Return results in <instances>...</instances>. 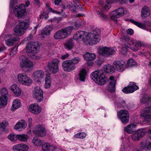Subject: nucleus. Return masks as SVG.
I'll return each instance as SVG.
<instances>
[{
    "instance_id": "e2e57ef3",
    "label": "nucleus",
    "mask_w": 151,
    "mask_h": 151,
    "mask_svg": "<svg viewBox=\"0 0 151 151\" xmlns=\"http://www.w3.org/2000/svg\"><path fill=\"white\" fill-rule=\"evenodd\" d=\"M21 144H18L14 145L13 147V150L17 151H20Z\"/></svg>"
},
{
    "instance_id": "6e6d98bb",
    "label": "nucleus",
    "mask_w": 151,
    "mask_h": 151,
    "mask_svg": "<svg viewBox=\"0 0 151 151\" xmlns=\"http://www.w3.org/2000/svg\"><path fill=\"white\" fill-rule=\"evenodd\" d=\"M29 148L28 146L24 144H21L20 151H27Z\"/></svg>"
},
{
    "instance_id": "8fccbe9b",
    "label": "nucleus",
    "mask_w": 151,
    "mask_h": 151,
    "mask_svg": "<svg viewBox=\"0 0 151 151\" xmlns=\"http://www.w3.org/2000/svg\"><path fill=\"white\" fill-rule=\"evenodd\" d=\"M131 21L132 23L140 28L142 29L145 28V25L144 24L140 23L134 20H131Z\"/></svg>"
},
{
    "instance_id": "2eb2a0df",
    "label": "nucleus",
    "mask_w": 151,
    "mask_h": 151,
    "mask_svg": "<svg viewBox=\"0 0 151 151\" xmlns=\"http://www.w3.org/2000/svg\"><path fill=\"white\" fill-rule=\"evenodd\" d=\"M25 12L24 5L21 4L20 6H16L14 9V14L15 16L20 18L23 16Z\"/></svg>"
},
{
    "instance_id": "423d86ee",
    "label": "nucleus",
    "mask_w": 151,
    "mask_h": 151,
    "mask_svg": "<svg viewBox=\"0 0 151 151\" xmlns=\"http://www.w3.org/2000/svg\"><path fill=\"white\" fill-rule=\"evenodd\" d=\"M88 37L87 44L89 45L96 44L100 40V36L96 32L89 33Z\"/></svg>"
},
{
    "instance_id": "5fc2aeb1",
    "label": "nucleus",
    "mask_w": 151,
    "mask_h": 151,
    "mask_svg": "<svg viewBox=\"0 0 151 151\" xmlns=\"http://www.w3.org/2000/svg\"><path fill=\"white\" fill-rule=\"evenodd\" d=\"M136 64L135 62L132 59H129L127 61V65L129 67H130Z\"/></svg>"
},
{
    "instance_id": "ddd939ff",
    "label": "nucleus",
    "mask_w": 151,
    "mask_h": 151,
    "mask_svg": "<svg viewBox=\"0 0 151 151\" xmlns=\"http://www.w3.org/2000/svg\"><path fill=\"white\" fill-rule=\"evenodd\" d=\"M124 11L123 8H119L113 11L111 13V18L114 21L117 20L116 18L122 16L124 14Z\"/></svg>"
},
{
    "instance_id": "c03bdc74",
    "label": "nucleus",
    "mask_w": 151,
    "mask_h": 151,
    "mask_svg": "<svg viewBox=\"0 0 151 151\" xmlns=\"http://www.w3.org/2000/svg\"><path fill=\"white\" fill-rule=\"evenodd\" d=\"M16 137L19 140L23 142L26 141L28 138L27 135L24 134L17 135Z\"/></svg>"
},
{
    "instance_id": "f8f14e48",
    "label": "nucleus",
    "mask_w": 151,
    "mask_h": 151,
    "mask_svg": "<svg viewBox=\"0 0 151 151\" xmlns=\"http://www.w3.org/2000/svg\"><path fill=\"white\" fill-rule=\"evenodd\" d=\"M118 117L122 123H127L129 121V116L128 112L125 110H120L117 112Z\"/></svg>"
},
{
    "instance_id": "37998d69",
    "label": "nucleus",
    "mask_w": 151,
    "mask_h": 151,
    "mask_svg": "<svg viewBox=\"0 0 151 151\" xmlns=\"http://www.w3.org/2000/svg\"><path fill=\"white\" fill-rule=\"evenodd\" d=\"M32 142L34 145L37 146H40L43 144L42 141L37 137L33 138Z\"/></svg>"
},
{
    "instance_id": "cd10ccee",
    "label": "nucleus",
    "mask_w": 151,
    "mask_h": 151,
    "mask_svg": "<svg viewBox=\"0 0 151 151\" xmlns=\"http://www.w3.org/2000/svg\"><path fill=\"white\" fill-rule=\"evenodd\" d=\"M27 127V123L25 121L21 120L17 123L14 126V129L18 131H21Z\"/></svg>"
},
{
    "instance_id": "ea45409f",
    "label": "nucleus",
    "mask_w": 151,
    "mask_h": 151,
    "mask_svg": "<svg viewBox=\"0 0 151 151\" xmlns=\"http://www.w3.org/2000/svg\"><path fill=\"white\" fill-rule=\"evenodd\" d=\"M87 72L84 69H82L79 73V79L82 81H84L86 78Z\"/></svg>"
},
{
    "instance_id": "f704fd0d",
    "label": "nucleus",
    "mask_w": 151,
    "mask_h": 151,
    "mask_svg": "<svg viewBox=\"0 0 151 151\" xmlns=\"http://www.w3.org/2000/svg\"><path fill=\"white\" fill-rule=\"evenodd\" d=\"M136 125L134 124H131L126 126L125 130L128 133L132 134L135 131Z\"/></svg>"
},
{
    "instance_id": "9d476101",
    "label": "nucleus",
    "mask_w": 151,
    "mask_h": 151,
    "mask_svg": "<svg viewBox=\"0 0 151 151\" xmlns=\"http://www.w3.org/2000/svg\"><path fill=\"white\" fill-rule=\"evenodd\" d=\"M143 121L151 124V108H145L140 114Z\"/></svg>"
},
{
    "instance_id": "473e14b6",
    "label": "nucleus",
    "mask_w": 151,
    "mask_h": 151,
    "mask_svg": "<svg viewBox=\"0 0 151 151\" xmlns=\"http://www.w3.org/2000/svg\"><path fill=\"white\" fill-rule=\"evenodd\" d=\"M64 46L65 49L68 50L72 49L74 46L73 40L72 39H70L64 43Z\"/></svg>"
},
{
    "instance_id": "9b49d317",
    "label": "nucleus",
    "mask_w": 151,
    "mask_h": 151,
    "mask_svg": "<svg viewBox=\"0 0 151 151\" xmlns=\"http://www.w3.org/2000/svg\"><path fill=\"white\" fill-rule=\"evenodd\" d=\"M33 96L37 102H40L43 99V92L39 87L35 88L33 93Z\"/></svg>"
},
{
    "instance_id": "72a5a7b5",
    "label": "nucleus",
    "mask_w": 151,
    "mask_h": 151,
    "mask_svg": "<svg viewBox=\"0 0 151 151\" xmlns=\"http://www.w3.org/2000/svg\"><path fill=\"white\" fill-rule=\"evenodd\" d=\"M83 57L87 61H92L95 59L96 55L94 53L87 52L83 55Z\"/></svg>"
},
{
    "instance_id": "393cba45",
    "label": "nucleus",
    "mask_w": 151,
    "mask_h": 151,
    "mask_svg": "<svg viewBox=\"0 0 151 151\" xmlns=\"http://www.w3.org/2000/svg\"><path fill=\"white\" fill-rule=\"evenodd\" d=\"M128 0H107L104 9L106 10L109 9L111 7V4L112 3L119 2L121 4L126 3Z\"/></svg>"
},
{
    "instance_id": "bf43d9fd",
    "label": "nucleus",
    "mask_w": 151,
    "mask_h": 151,
    "mask_svg": "<svg viewBox=\"0 0 151 151\" xmlns=\"http://www.w3.org/2000/svg\"><path fill=\"white\" fill-rule=\"evenodd\" d=\"M18 47L17 46H15L11 50L10 52V55L12 56H13L17 53V50Z\"/></svg>"
},
{
    "instance_id": "a18cd8bd",
    "label": "nucleus",
    "mask_w": 151,
    "mask_h": 151,
    "mask_svg": "<svg viewBox=\"0 0 151 151\" xmlns=\"http://www.w3.org/2000/svg\"><path fill=\"white\" fill-rule=\"evenodd\" d=\"M142 102L147 104L149 106L147 108H151V98L148 96L144 97L142 99Z\"/></svg>"
},
{
    "instance_id": "4c0bfd02",
    "label": "nucleus",
    "mask_w": 151,
    "mask_h": 151,
    "mask_svg": "<svg viewBox=\"0 0 151 151\" xmlns=\"http://www.w3.org/2000/svg\"><path fill=\"white\" fill-rule=\"evenodd\" d=\"M141 15L143 18H145L149 16L150 14L149 8L146 6H145L141 10Z\"/></svg>"
},
{
    "instance_id": "f257e3e1",
    "label": "nucleus",
    "mask_w": 151,
    "mask_h": 151,
    "mask_svg": "<svg viewBox=\"0 0 151 151\" xmlns=\"http://www.w3.org/2000/svg\"><path fill=\"white\" fill-rule=\"evenodd\" d=\"M91 78L96 83L100 85H104L108 80L101 70L96 71L91 73Z\"/></svg>"
},
{
    "instance_id": "69168bd1",
    "label": "nucleus",
    "mask_w": 151,
    "mask_h": 151,
    "mask_svg": "<svg viewBox=\"0 0 151 151\" xmlns=\"http://www.w3.org/2000/svg\"><path fill=\"white\" fill-rule=\"evenodd\" d=\"M127 48L123 47L121 49V53L122 54L126 55L127 51Z\"/></svg>"
},
{
    "instance_id": "0eeeda50",
    "label": "nucleus",
    "mask_w": 151,
    "mask_h": 151,
    "mask_svg": "<svg viewBox=\"0 0 151 151\" xmlns=\"http://www.w3.org/2000/svg\"><path fill=\"white\" fill-rule=\"evenodd\" d=\"M39 46L38 43L35 42H31L29 43L26 47V51L27 54H33L39 51Z\"/></svg>"
},
{
    "instance_id": "c756f323",
    "label": "nucleus",
    "mask_w": 151,
    "mask_h": 151,
    "mask_svg": "<svg viewBox=\"0 0 151 151\" xmlns=\"http://www.w3.org/2000/svg\"><path fill=\"white\" fill-rule=\"evenodd\" d=\"M10 90L17 96H19L21 94V90L19 86L17 84H14L10 87Z\"/></svg>"
},
{
    "instance_id": "4be33fe9",
    "label": "nucleus",
    "mask_w": 151,
    "mask_h": 151,
    "mask_svg": "<svg viewBox=\"0 0 151 151\" xmlns=\"http://www.w3.org/2000/svg\"><path fill=\"white\" fill-rule=\"evenodd\" d=\"M114 68L120 72L124 71L125 68V63L123 61H115L114 63Z\"/></svg>"
},
{
    "instance_id": "7ed1b4c3",
    "label": "nucleus",
    "mask_w": 151,
    "mask_h": 151,
    "mask_svg": "<svg viewBox=\"0 0 151 151\" xmlns=\"http://www.w3.org/2000/svg\"><path fill=\"white\" fill-rule=\"evenodd\" d=\"M19 60V65L22 69H31L34 66L33 62L25 56H21Z\"/></svg>"
},
{
    "instance_id": "f3484780",
    "label": "nucleus",
    "mask_w": 151,
    "mask_h": 151,
    "mask_svg": "<svg viewBox=\"0 0 151 151\" xmlns=\"http://www.w3.org/2000/svg\"><path fill=\"white\" fill-rule=\"evenodd\" d=\"M73 29V27L69 26L59 30L61 39L67 37L71 33Z\"/></svg>"
},
{
    "instance_id": "6e6552de",
    "label": "nucleus",
    "mask_w": 151,
    "mask_h": 151,
    "mask_svg": "<svg viewBox=\"0 0 151 151\" xmlns=\"http://www.w3.org/2000/svg\"><path fill=\"white\" fill-rule=\"evenodd\" d=\"M59 60L58 59H55L49 62L47 64V68L50 72L53 73H56L59 70L58 64Z\"/></svg>"
},
{
    "instance_id": "20e7f679",
    "label": "nucleus",
    "mask_w": 151,
    "mask_h": 151,
    "mask_svg": "<svg viewBox=\"0 0 151 151\" xmlns=\"http://www.w3.org/2000/svg\"><path fill=\"white\" fill-rule=\"evenodd\" d=\"M29 25L28 23L25 21L20 23L14 29L15 34L17 36L23 35L27 28L29 27Z\"/></svg>"
},
{
    "instance_id": "412c9836",
    "label": "nucleus",
    "mask_w": 151,
    "mask_h": 151,
    "mask_svg": "<svg viewBox=\"0 0 151 151\" xmlns=\"http://www.w3.org/2000/svg\"><path fill=\"white\" fill-rule=\"evenodd\" d=\"M13 35L8 34L6 35V37L9 38L5 41V44L8 46H11L14 44V42L18 41L20 38L18 37H13Z\"/></svg>"
},
{
    "instance_id": "09e8293b",
    "label": "nucleus",
    "mask_w": 151,
    "mask_h": 151,
    "mask_svg": "<svg viewBox=\"0 0 151 151\" xmlns=\"http://www.w3.org/2000/svg\"><path fill=\"white\" fill-rule=\"evenodd\" d=\"M0 93L1 95V97H3L8 98V91L6 88H2L0 91Z\"/></svg>"
},
{
    "instance_id": "7c9ffc66",
    "label": "nucleus",
    "mask_w": 151,
    "mask_h": 151,
    "mask_svg": "<svg viewBox=\"0 0 151 151\" xmlns=\"http://www.w3.org/2000/svg\"><path fill=\"white\" fill-rule=\"evenodd\" d=\"M140 146L142 149H150L151 148V138L142 141Z\"/></svg>"
},
{
    "instance_id": "3c124183",
    "label": "nucleus",
    "mask_w": 151,
    "mask_h": 151,
    "mask_svg": "<svg viewBox=\"0 0 151 151\" xmlns=\"http://www.w3.org/2000/svg\"><path fill=\"white\" fill-rule=\"evenodd\" d=\"M62 19L60 17L53 18L48 20V22L54 23H58L61 22Z\"/></svg>"
},
{
    "instance_id": "e433bc0d",
    "label": "nucleus",
    "mask_w": 151,
    "mask_h": 151,
    "mask_svg": "<svg viewBox=\"0 0 151 151\" xmlns=\"http://www.w3.org/2000/svg\"><path fill=\"white\" fill-rule=\"evenodd\" d=\"M96 13L97 15L103 20H106L108 19L107 16L104 13L102 10L100 9L97 8L96 9Z\"/></svg>"
},
{
    "instance_id": "79ce46f5",
    "label": "nucleus",
    "mask_w": 151,
    "mask_h": 151,
    "mask_svg": "<svg viewBox=\"0 0 151 151\" xmlns=\"http://www.w3.org/2000/svg\"><path fill=\"white\" fill-rule=\"evenodd\" d=\"M8 99L3 97H0V108H3L7 105Z\"/></svg>"
},
{
    "instance_id": "dca6fc26",
    "label": "nucleus",
    "mask_w": 151,
    "mask_h": 151,
    "mask_svg": "<svg viewBox=\"0 0 151 151\" xmlns=\"http://www.w3.org/2000/svg\"><path fill=\"white\" fill-rule=\"evenodd\" d=\"M139 89L136 83L133 82H130L129 86L125 87L122 89V91L126 93H129L133 92Z\"/></svg>"
},
{
    "instance_id": "b1692460",
    "label": "nucleus",
    "mask_w": 151,
    "mask_h": 151,
    "mask_svg": "<svg viewBox=\"0 0 151 151\" xmlns=\"http://www.w3.org/2000/svg\"><path fill=\"white\" fill-rule=\"evenodd\" d=\"M34 134L39 137H44L46 134V132L44 127L38 126L33 131Z\"/></svg>"
},
{
    "instance_id": "c85d7f7f",
    "label": "nucleus",
    "mask_w": 151,
    "mask_h": 151,
    "mask_svg": "<svg viewBox=\"0 0 151 151\" xmlns=\"http://www.w3.org/2000/svg\"><path fill=\"white\" fill-rule=\"evenodd\" d=\"M109 79L111 81L108 86L107 89L109 91L113 92L115 91L116 81L114 79V76H111L109 78Z\"/></svg>"
},
{
    "instance_id": "13d9d810",
    "label": "nucleus",
    "mask_w": 151,
    "mask_h": 151,
    "mask_svg": "<svg viewBox=\"0 0 151 151\" xmlns=\"http://www.w3.org/2000/svg\"><path fill=\"white\" fill-rule=\"evenodd\" d=\"M81 59L80 58L78 57H76L70 60L72 61L73 62V63L75 64L78 63L81 61Z\"/></svg>"
},
{
    "instance_id": "603ef678",
    "label": "nucleus",
    "mask_w": 151,
    "mask_h": 151,
    "mask_svg": "<svg viewBox=\"0 0 151 151\" xmlns=\"http://www.w3.org/2000/svg\"><path fill=\"white\" fill-rule=\"evenodd\" d=\"M7 138L12 142H14L16 141L17 138L15 134L13 133H11L8 136Z\"/></svg>"
},
{
    "instance_id": "f03ea898",
    "label": "nucleus",
    "mask_w": 151,
    "mask_h": 151,
    "mask_svg": "<svg viewBox=\"0 0 151 151\" xmlns=\"http://www.w3.org/2000/svg\"><path fill=\"white\" fill-rule=\"evenodd\" d=\"M17 77L18 81L21 84L29 86L32 83V81L31 78L28 76L25 73H19L17 75Z\"/></svg>"
},
{
    "instance_id": "a211bd4d",
    "label": "nucleus",
    "mask_w": 151,
    "mask_h": 151,
    "mask_svg": "<svg viewBox=\"0 0 151 151\" xmlns=\"http://www.w3.org/2000/svg\"><path fill=\"white\" fill-rule=\"evenodd\" d=\"M45 76L44 71L41 70L34 71L33 74V78L38 82H41L44 79Z\"/></svg>"
},
{
    "instance_id": "338daca9",
    "label": "nucleus",
    "mask_w": 151,
    "mask_h": 151,
    "mask_svg": "<svg viewBox=\"0 0 151 151\" xmlns=\"http://www.w3.org/2000/svg\"><path fill=\"white\" fill-rule=\"evenodd\" d=\"M17 3V0H11L10 2V6L12 8L14 5Z\"/></svg>"
},
{
    "instance_id": "c9c22d12",
    "label": "nucleus",
    "mask_w": 151,
    "mask_h": 151,
    "mask_svg": "<svg viewBox=\"0 0 151 151\" xmlns=\"http://www.w3.org/2000/svg\"><path fill=\"white\" fill-rule=\"evenodd\" d=\"M50 76L51 74L50 73L47 74L46 75L45 84V88H49L51 86L52 80Z\"/></svg>"
},
{
    "instance_id": "a19ab883",
    "label": "nucleus",
    "mask_w": 151,
    "mask_h": 151,
    "mask_svg": "<svg viewBox=\"0 0 151 151\" xmlns=\"http://www.w3.org/2000/svg\"><path fill=\"white\" fill-rule=\"evenodd\" d=\"M67 6L72 12L74 13H76L77 11L76 6L71 2H68L67 3Z\"/></svg>"
},
{
    "instance_id": "6ab92c4d",
    "label": "nucleus",
    "mask_w": 151,
    "mask_h": 151,
    "mask_svg": "<svg viewBox=\"0 0 151 151\" xmlns=\"http://www.w3.org/2000/svg\"><path fill=\"white\" fill-rule=\"evenodd\" d=\"M133 39H130L129 37L124 36L120 39V44L123 47H131L132 45V41Z\"/></svg>"
},
{
    "instance_id": "0e129e2a",
    "label": "nucleus",
    "mask_w": 151,
    "mask_h": 151,
    "mask_svg": "<svg viewBox=\"0 0 151 151\" xmlns=\"http://www.w3.org/2000/svg\"><path fill=\"white\" fill-rule=\"evenodd\" d=\"M82 21H78L75 23V25L77 28H79L83 25Z\"/></svg>"
},
{
    "instance_id": "aec40b11",
    "label": "nucleus",
    "mask_w": 151,
    "mask_h": 151,
    "mask_svg": "<svg viewBox=\"0 0 151 151\" xmlns=\"http://www.w3.org/2000/svg\"><path fill=\"white\" fill-rule=\"evenodd\" d=\"M146 131L144 129H139L137 130L131 136L132 139L134 141H137L145 135Z\"/></svg>"
},
{
    "instance_id": "a878e982",
    "label": "nucleus",
    "mask_w": 151,
    "mask_h": 151,
    "mask_svg": "<svg viewBox=\"0 0 151 151\" xmlns=\"http://www.w3.org/2000/svg\"><path fill=\"white\" fill-rule=\"evenodd\" d=\"M132 45L131 49L133 51L136 52L138 49L139 47L144 46L145 45L143 42L140 41H137L134 40H132Z\"/></svg>"
},
{
    "instance_id": "4d7b16f0",
    "label": "nucleus",
    "mask_w": 151,
    "mask_h": 151,
    "mask_svg": "<svg viewBox=\"0 0 151 151\" xmlns=\"http://www.w3.org/2000/svg\"><path fill=\"white\" fill-rule=\"evenodd\" d=\"M53 37L56 40L61 39L59 30L58 31L54 34Z\"/></svg>"
},
{
    "instance_id": "2f4dec72",
    "label": "nucleus",
    "mask_w": 151,
    "mask_h": 151,
    "mask_svg": "<svg viewBox=\"0 0 151 151\" xmlns=\"http://www.w3.org/2000/svg\"><path fill=\"white\" fill-rule=\"evenodd\" d=\"M21 105L20 100L19 99H16L13 102L11 110L12 111H14L20 107Z\"/></svg>"
},
{
    "instance_id": "4468645a",
    "label": "nucleus",
    "mask_w": 151,
    "mask_h": 151,
    "mask_svg": "<svg viewBox=\"0 0 151 151\" xmlns=\"http://www.w3.org/2000/svg\"><path fill=\"white\" fill-rule=\"evenodd\" d=\"M62 67L64 70L67 72H71L74 70L76 67L70 60L64 61L62 64Z\"/></svg>"
},
{
    "instance_id": "5701e85b",
    "label": "nucleus",
    "mask_w": 151,
    "mask_h": 151,
    "mask_svg": "<svg viewBox=\"0 0 151 151\" xmlns=\"http://www.w3.org/2000/svg\"><path fill=\"white\" fill-rule=\"evenodd\" d=\"M29 110L32 114L37 115L41 112V109L37 104H35L29 106Z\"/></svg>"
},
{
    "instance_id": "1a4fd4ad",
    "label": "nucleus",
    "mask_w": 151,
    "mask_h": 151,
    "mask_svg": "<svg viewBox=\"0 0 151 151\" xmlns=\"http://www.w3.org/2000/svg\"><path fill=\"white\" fill-rule=\"evenodd\" d=\"M88 33L83 31H78L73 36V39L76 40H82L87 44Z\"/></svg>"
},
{
    "instance_id": "864d4df0",
    "label": "nucleus",
    "mask_w": 151,
    "mask_h": 151,
    "mask_svg": "<svg viewBox=\"0 0 151 151\" xmlns=\"http://www.w3.org/2000/svg\"><path fill=\"white\" fill-rule=\"evenodd\" d=\"M86 135V134L84 132H80L76 134L74 137L76 138L83 139L85 137Z\"/></svg>"
},
{
    "instance_id": "680f3d73",
    "label": "nucleus",
    "mask_w": 151,
    "mask_h": 151,
    "mask_svg": "<svg viewBox=\"0 0 151 151\" xmlns=\"http://www.w3.org/2000/svg\"><path fill=\"white\" fill-rule=\"evenodd\" d=\"M115 105L119 107H123L125 105V102L124 101H122L121 103H118L116 102Z\"/></svg>"
},
{
    "instance_id": "58836bf2",
    "label": "nucleus",
    "mask_w": 151,
    "mask_h": 151,
    "mask_svg": "<svg viewBox=\"0 0 151 151\" xmlns=\"http://www.w3.org/2000/svg\"><path fill=\"white\" fill-rule=\"evenodd\" d=\"M9 123L6 120H3L0 123V132L4 130L6 127L8 126Z\"/></svg>"
},
{
    "instance_id": "de8ad7c7",
    "label": "nucleus",
    "mask_w": 151,
    "mask_h": 151,
    "mask_svg": "<svg viewBox=\"0 0 151 151\" xmlns=\"http://www.w3.org/2000/svg\"><path fill=\"white\" fill-rule=\"evenodd\" d=\"M52 147V146H50L49 143H46L42 145V149L43 151H50Z\"/></svg>"
},
{
    "instance_id": "39448f33",
    "label": "nucleus",
    "mask_w": 151,
    "mask_h": 151,
    "mask_svg": "<svg viewBox=\"0 0 151 151\" xmlns=\"http://www.w3.org/2000/svg\"><path fill=\"white\" fill-rule=\"evenodd\" d=\"M116 49L115 47H104L99 50L100 55L106 57L115 54Z\"/></svg>"
},
{
    "instance_id": "49530a36",
    "label": "nucleus",
    "mask_w": 151,
    "mask_h": 151,
    "mask_svg": "<svg viewBox=\"0 0 151 151\" xmlns=\"http://www.w3.org/2000/svg\"><path fill=\"white\" fill-rule=\"evenodd\" d=\"M104 68L105 71L109 73H112L114 71L113 67L109 65H104Z\"/></svg>"
},
{
    "instance_id": "bb28decb",
    "label": "nucleus",
    "mask_w": 151,
    "mask_h": 151,
    "mask_svg": "<svg viewBox=\"0 0 151 151\" xmlns=\"http://www.w3.org/2000/svg\"><path fill=\"white\" fill-rule=\"evenodd\" d=\"M52 29V27L50 25L47 26L43 29L41 32V36L42 38L45 37L50 35L51 31Z\"/></svg>"
},
{
    "instance_id": "774afa93",
    "label": "nucleus",
    "mask_w": 151,
    "mask_h": 151,
    "mask_svg": "<svg viewBox=\"0 0 151 151\" xmlns=\"http://www.w3.org/2000/svg\"><path fill=\"white\" fill-rule=\"evenodd\" d=\"M126 32L127 34L132 35L134 33V31L131 29H129L126 30Z\"/></svg>"
},
{
    "instance_id": "052dcab7",
    "label": "nucleus",
    "mask_w": 151,
    "mask_h": 151,
    "mask_svg": "<svg viewBox=\"0 0 151 151\" xmlns=\"http://www.w3.org/2000/svg\"><path fill=\"white\" fill-rule=\"evenodd\" d=\"M150 55V54L149 52L147 51H145V52L143 51L140 52L139 55L143 57L144 56H145L146 57Z\"/></svg>"
}]
</instances>
